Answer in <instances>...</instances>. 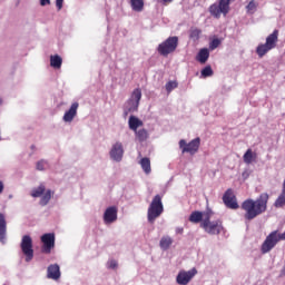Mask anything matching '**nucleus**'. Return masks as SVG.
Masks as SVG:
<instances>
[{
	"label": "nucleus",
	"instance_id": "aec40b11",
	"mask_svg": "<svg viewBox=\"0 0 285 285\" xmlns=\"http://www.w3.org/2000/svg\"><path fill=\"white\" fill-rule=\"evenodd\" d=\"M210 58V51L208 50V48H203L198 51L197 56H196V61H198V63H206V61H208V59Z\"/></svg>",
	"mask_w": 285,
	"mask_h": 285
},
{
	"label": "nucleus",
	"instance_id": "b1692460",
	"mask_svg": "<svg viewBox=\"0 0 285 285\" xmlns=\"http://www.w3.org/2000/svg\"><path fill=\"white\" fill-rule=\"evenodd\" d=\"M159 246L161 250H168L173 246V238L170 236H164L160 239Z\"/></svg>",
	"mask_w": 285,
	"mask_h": 285
},
{
	"label": "nucleus",
	"instance_id": "473e14b6",
	"mask_svg": "<svg viewBox=\"0 0 285 285\" xmlns=\"http://www.w3.org/2000/svg\"><path fill=\"white\" fill-rule=\"evenodd\" d=\"M117 266H119V264L115 259H109L107 262V268H109L111 271H115V268H117Z\"/></svg>",
	"mask_w": 285,
	"mask_h": 285
},
{
	"label": "nucleus",
	"instance_id": "58836bf2",
	"mask_svg": "<svg viewBox=\"0 0 285 285\" xmlns=\"http://www.w3.org/2000/svg\"><path fill=\"white\" fill-rule=\"evenodd\" d=\"M31 197H37V189H33V190L31 191Z\"/></svg>",
	"mask_w": 285,
	"mask_h": 285
},
{
	"label": "nucleus",
	"instance_id": "a19ab883",
	"mask_svg": "<svg viewBox=\"0 0 285 285\" xmlns=\"http://www.w3.org/2000/svg\"><path fill=\"white\" fill-rule=\"evenodd\" d=\"M31 148L35 149V145H32Z\"/></svg>",
	"mask_w": 285,
	"mask_h": 285
},
{
	"label": "nucleus",
	"instance_id": "c9c22d12",
	"mask_svg": "<svg viewBox=\"0 0 285 285\" xmlns=\"http://www.w3.org/2000/svg\"><path fill=\"white\" fill-rule=\"evenodd\" d=\"M40 6L42 7L50 6V0H40Z\"/></svg>",
	"mask_w": 285,
	"mask_h": 285
},
{
	"label": "nucleus",
	"instance_id": "4be33fe9",
	"mask_svg": "<svg viewBox=\"0 0 285 285\" xmlns=\"http://www.w3.org/2000/svg\"><path fill=\"white\" fill-rule=\"evenodd\" d=\"M63 63V59L59 55L50 56V66L55 70H59Z\"/></svg>",
	"mask_w": 285,
	"mask_h": 285
},
{
	"label": "nucleus",
	"instance_id": "7ed1b4c3",
	"mask_svg": "<svg viewBox=\"0 0 285 285\" xmlns=\"http://www.w3.org/2000/svg\"><path fill=\"white\" fill-rule=\"evenodd\" d=\"M285 240V232L279 234L278 230H274L268 234V236L265 238L264 243L262 244L261 250L263 255H266V253H271L279 242Z\"/></svg>",
	"mask_w": 285,
	"mask_h": 285
},
{
	"label": "nucleus",
	"instance_id": "f704fd0d",
	"mask_svg": "<svg viewBox=\"0 0 285 285\" xmlns=\"http://www.w3.org/2000/svg\"><path fill=\"white\" fill-rule=\"evenodd\" d=\"M56 8L57 10H61L63 8V0H56Z\"/></svg>",
	"mask_w": 285,
	"mask_h": 285
},
{
	"label": "nucleus",
	"instance_id": "9d476101",
	"mask_svg": "<svg viewBox=\"0 0 285 285\" xmlns=\"http://www.w3.org/2000/svg\"><path fill=\"white\" fill-rule=\"evenodd\" d=\"M125 153L126 150L124 149V142L118 140L114 142L109 149V159L116 164H121V161H124Z\"/></svg>",
	"mask_w": 285,
	"mask_h": 285
},
{
	"label": "nucleus",
	"instance_id": "f8f14e48",
	"mask_svg": "<svg viewBox=\"0 0 285 285\" xmlns=\"http://www.w3.org/2000/svg\"><path fill=\"white\" fill-rule=\"evenodd\" d=\"M55 233H47L41 236V253H43V255H50V253H52V249L55 248Z\"/></svg>",
	"mask_w": 285,
	"mask_h": 285
},
{
	"label": "nucleus",
	"instance_id": "ea45409f",
	"mask_svg": "<svg viewBox=\"0 0 285 285\" xmlns=\"http://www.w3.org/2000/svg\"><path fill=\"white\" fill-rule=\"evenodd\" d=\"M1 193H3V183L2 181H0V195H1Z\"/></svg>",
	"mask_w": 285,
	"mask_h": 285
},
{
	"label": "nucleus",
	"instance_id": "4468645a",
	"mask_svg": "<svg viewBox=\"0 0 285 285\" xmlns=\"http://www.w3.org/2000/svg\"><path fill=\"white\" fill-rule=\"evenodd\" d=\"M119 209L117 206H109L105 209L102 215V222L106 226H110V224H115L117 222Z\"/></svg>",
	"mask_w": 285,
	"mask_h": 285
},
{
	"label": "nucleus",
	"instance_id": "e433bc0d",
	"mask_svg": "<svg viewBox=\"0 0 285 285\" xmlns=\"http://www.w3.org/2000/svg\"><path fill=\"white\" fill-rule=\"evenodd\" d=\"M158 1H160V3H170V2H173V0H158Z\"/></svg>",
	"mask_w": 285,
	"mask_h": 285
},
{
	"label": "nucleus",
	"instance_id": "72a5a7b5",
	"mask_svg": "<svg viewBox=\"0 0 285 285\" xmlns=\"http://www.w3.org/2000/svg\"><path fill=\"white\" fill-rule=\"evenodd\" d=\"M202 35V31L199 29H194L190 32V38L191 39H199V36Z\"/></svg>",
	"mask_w": 285,
	"mask_h": 285
},
{
	"label": "nucleus",
	"instance_id": "423d86ee",
	"mask_svg": "<svg viewBox=\"0 0 285 285\" xmlns=\"http://www.w3.org/2000/svg\"><path fill=\"white\" fill-rule=\"evenodd\" d=\"M278 37H279V31L274 30L273 33H271L266 38L265 43L258 45V47L256 48V53L258 55V57H264L266 52H269V50H273L274 48H276Z\"/></svg>",
	"mask_w": 285,
	"mask_h": 285
},
{
	"label": "nucleus",
	"instance_id": "6ab92c4d",
	"mask_svg": "<svg viewBox=\"0 0 285 285\" xmlns=\"http://www.w3.org/2000/svg\"><path fill=\"white\" fill-rule=\"evenodd\" d=\"M243 161L247 166H250V164L257 161V153L253 151V149H247L243 155Z\"/></svg>",
	"mask_w": 285,
	"mask_h": 285
},
{
	"label": "nucleus",
	"instance_id": "dca6fc26",
	"mask_svg": "<svg viewBox=\"0 0 285 285\" xmlns=\"http://www.w3.org/2000/svg\"><path fill=\"white\" fill-rule=\"evenodd\" d=\"M77 110H79V102H72L69 110H67L62 117L65 124H72L75 117H77Z\"/></svg>",
	"mask_w": 285,
	"mask_h": 285
},
{
	"label": "nucleus",
	"instance_id": "7c9ffc66",
	"mask_svg": "<svg viewBox=\"0 0 285 285\" xmlns=\"http://www.w3.org/2000/svg\"><path fill=\"white\" fill-rule=\"evenodd\" d=\"M219 46H222V39H219V38H214L209 42V49L210 50H217V48H219Z\"/></svg>",
	"mask_w": 285,
	"mask_h": 285
},
{
	"label": "nucleus",
	"instance_id": "5701e85b",
	"mask_svg": "<svg viewBox=\"0 0 285 285\" xmlns=\"http://www.w3.org/2000/svg\"><path fill=\"white\" fill-rule=\"evenodd\" d=\"M139 165L141 166V169L144 170L145 175H150L151 167H150V158L145 157L139 160Z\"/></svg>",
	"mask_w": 285,
	"mask_h": 285
},
{
	"label": "nucleus",
	"instance_id": "f3484780",
	"mask_svg": "<svg viewBox=\"0 0 285 285\" xmlns=\"http://www.w3.org/2000/svg\"><path fill=\"white\" fill-rule=\"evenodd\" d=\"M48 279H53V282H59L61 279V268L58 264H51L47 268Z\"/></svg>",
	"mask_w": 285,
	"mask_h": 285
},
{
	"label": "nucleus",
	"instance_id": "0eeeda50",
	"mask_svg": "<svg viewBox=\"0 0 285 285\" xmlns=\"http://www.w3.org/2000/svg\"><path fill=\"white\" fill-rule=\"evenodd\" d=\"M177 46H179V38L177 36H173L161 42L157 50L161 57H168L170 53L177 50Z\"/></svg>",
	"mask_w": 285,
	"mask_h": 285
},
{
	"label": "nucleus",
	"instance_id": "37998d69",
	"mask_svg": "<svg viewBox=\"0 0 285 285\" xmlns=\"http://www.w3.org/2000/svg\"><path fill=\"white\" fill-rule=\"evenodd\" d=\"M178 233H181V229H178Z\"/></svg>",
	"mask_w": 285,
	"mask_h": 285
},
{
	"label": "nucleus",
	"instance_id": "39448f33",
	"mask_svg": "<svg viewBox=\"0 0 285 285\" xmlns=\"http://www.w3.org/2000/svg\"><path fill=\"white\" fill-rule=\"evenodd\" d=\"M200 228H204L208 235H219L224 230V225H222V220H210V216L207 214L200 223Z\"/></svg>",
	"mask_w": 285,
	"mask_h": 285
},
{
	"label": "nucleus",
	"instance_id": "c85d7f7f",
	"mask_svg": "<svg viewBox=\"0 0 285 285\" xmlns=\"http://www.w3.org/2000/svg\"><path fill=\"white\" fill-rule=\"evenodd\" d=\"M138 141H146L148 139V130L139 129L135 131Z\"/></svg>",
	"mask_w": 285,
	"mask_h": 285
},
{
	"label": "nucleus",
	"instance_id": "c756f323",
	"mask_svg": "<svg viewBox=\"0 0 285 285\" xmlns=\"http://www.w3.org/2000/svg\"><path fill=\"white\" fill-rule=\"evenodd\" d=\"M50 169V163L46 159H40L37 163V170H49Z\"/></svg>",
	"mask_w": 285,
	"mask_h": 285
},
{
	"label": "nucleus",
	"instance_id": "a878e982",
	"mask_svg": "<svg viewBox=\"0 0 285 285\" xmlns=\"http://www.w3.org/2000/svg\"><path fill=\"white\" fill-rule=\"evenodd\" d=\"M131 10L141 12L144 10V0H130Z\"/></svg>",
	"mask_w": 285,
	"mask_h": 285
},
{
	"label": "nucleus",
	"instance_id": "f257e3e1",
	"mask_svg": "<svg viewBox=\"0 0 285 285\" xmlns=\"http://www.w3.org/2000/svg\"><path fill=\"white\" fill-rule=\"evenodd\" d=\"M268 194L263 193L259 197L254 200L252 198L246 199L242 204V209L245 210L244 218L247 222H252L255 217H259L263 213H266V208H268Z\"/></svg>",
	"mask_w": 285,
	"mask_h": 285
},
{
	"label": "nucleus",
	"instance_id": "a211bd4d",
	"mask_svg": "<svg viewBox=\"0 0 285 285\" xmlns=\"http://www.w3.org/2000/svg\"><path fill=\"white\" fill-rule=\"evenodd\" d=\"M8 230V223L6 222V215L0 214V242L6 244V233Z\"/></svg>",
	"mask_w": 285,
	"mask_h": 285
},
{
	"label": "nucleus",
	"instance_id": "2f4dec72",
	"mask_svg": "<svg viewBox=\"0 0 285 285\" xmlns=\"http://www.w3.org/2000/svg\"><path fill=\"white\" fill-rule=\"evenodd\" d=\"M178 83L177 81H168L166 85H165V88L167 90V92H173V90H175V88H177Z\"/></svg>",
	"mask_w": 285,
	"mask_h": 285
},
{
	"label": "nucleus",
	"instance_id": "cd10ccee",
	"mask_svg": "<svg viewBox=\"0 0 285 285\" xmlns=\"http://www.w3.org/2000/svg\"><path fill=\"white\" fill-rule=\"evenodd\" d=\"M213 75H214L213 67H210V65L206 66L200 71V78L202 79H207V77H213Z\"/></svg>",
	"mask_w": 285,
	"mask_h": 285
},
{
	"label": "nucleus",
	"instance_id": "79ce46f5",
	"mask_svg": "<svg viewBox=\"0 0 285 285\" xmlns=\"http://www.w3.org/2000/svg\"><path fill=\"white\" fill-rule=\"evenodd\" d=\"M1 104H2V100L0 99V106H1Z\"/></svg>",
	"mask_w": 285,
	"mask_h": 285
},
{
	"label": "nucleus",
	"instance_id": "f03ea898",
	"mask_svg": "<svg viewBox=\"0 0 285 285\" xmlns=\"http://www.w3.org/2000/svg\"><path fill=\"white\" fill-rule=\"evenodd\" d=\"M164 213V203H161V196L156 195L148 209H147V222L149 224H155V222L158 219V217H161V214Z\"/></svg>",
	"mask_w": 285,
	"mask_h": 285
},
{
	"label": "nucleus",
	"instance_id": "2eb2a0df",
	"mask_svg": "<svg viewBox=\"0 0 285 285\" xmlns=\"http://www.w3.org/2000/svg\"><path fill=\"white\" fill-rule=\"evenodd\" d=\"M223 202L225 206L232 210H237V208H239V204L237 203V198L235 197L233 189H227L225 191L223 195Z\"/></svg>",
	"mask_w": 285,
	"mask_h": 285
},
{
	"label": "nucleus",
	"instance_id": "6e6552de",
	"mask_svg": "<svg viewBox=\"0 0 285 285\" xmlns=\"http://www.w3.org/2000/svg\"><path fill=\"white\" fill-rule=\"evenodd\" d=\"M20 248L21 254L24 257V262H32L35 257V249L32 248V238L30 235L22 236Z\"/></svg>",
	"mask_w": 285,
	"mask_h": 285
},
{
	"label": "nucleus",
	"instance_id": "bb28decb",
	"mask_svg": "<svg viewBox=\"0 0 285 285\" xmlns=\"http://www.w3.org/2000/svg\"><path fill=\"white\" fill-rule=\"evenodd\" d=\"M259 4L255 0H250L246 6L247 14H255Z\"/></svg>",
	"mask_w": 285,
	"mask_h": 285
},
{
	"label": "nucleus",
	"instance_id": "393cba45",
	"mask_svg": "<svg viewBox=\"0 0 285 285\" xmlns=\"http://www.w3.org/2000/svg\"><path fill=\"white\" fill-rule=\"evenodd\" d=\"M204 213L193 212L189 216V222H191V224H199V222H204Z\"/></svg>",
	"mask_w": 285,
	"mask_h": 285
},
{
	"label": "nucleus",
	"instance_id": "9b49d317",
	"mask_svg": "<svg viewBox=\"0 0 285 285\" xmlns=\"http://www.w3.org/2000/svg\"><path fill=\"white\" fill-rule=\"evenodd\" d=\"M202 144V139L195 138L189 142H186L185 139L179 140V148L181 149L183 155L185 153H189V155H196L199 150V146Z\"/></svg>",
	"mask_w": 285,
	"mask_h": 285
},
{
	"label": "nucleus",
	"instance_id": "1a4fd4ad",
	"mask_svg": "<svg viewBox=\"0 0 285 285\" xmlns=\"http://www.w3.org/2000/svg\"><path fill=\"white\" fill-rule=\"evenodd\" d=\"M55 196V190L46 188V184L41 183L37 187V197L39 199L38 204L39 206H48L50 204V200Z\"/></svg>",
	"mask_w": 285,
	"mask_h": 285
},
{
	"label": "nucleus",
	"instance_id": "412c9836",
	"mask_svg": "<svg viewBox=\"0 0 285 285\" xmlns=\"http://www.w3.org/2000/svg\"><path fill=\"white\" fill-rule=\"evenodd\" d=\"M129 129L134 130V132H137V128H140V126H144V121H141L136 116H130L128 120Z\"/></svg>",
	"mask_w": 285,
	"mask_h": 285
},
{
	"label": "nucleus",
	"instance_id": "ddd939ff",
	"mask_svg": "<svg viewBox=\"0 0 285 285\" xmlns=\"http://www.w3.org/2000/svg\"><path fill=\"white\" fill-rule=\"evenodd\" d=\"M195 275H197V268L193 267L189 271H179L176 276V284L178 285H188L193 282Z\"/></svg>",
	"mask_w": 285,
	"mask_h": 285
},
{
	"label": "nucleus",
	"instance_id": "20e7f679",
	"mask_svg": "<svg viewBox=\"0 0 285 285\" xmlns=\"http://www.w3.org/2000/svg\"><path fill=\"white\" fill-rule=\"evenodd\" d=\"M141 101V89H135L129 99L124 105V117H128L130 112L139 110V102Z\"/></svg>",
	"mask_w": 285,
	"mask_h": 285
},
{
	"label": "nucleus",
	"instance_id": "4c0bfd02",
	"mask_svg": "<svg viewBox=\"0 0 285 285\" xmlns=\"http://www.w3.org/2000/svg\"><path fill=\"white\" fill-rule=\"evenodd\" d=\"M248 175H249L248 171H244V173H243L244 179H248Z\"/></svg>",
	"mask_w": 285,
	"mask_h": 285
}]
</instances>
